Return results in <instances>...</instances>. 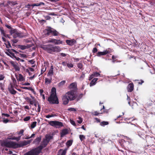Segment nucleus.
Returning a JSON list of instances; mask_svg holds the SVG:
<instances>
[{
    "mask_svg": "<svg viewBox=\"0 0 155 155\" xmlns=\"http://www.w3.org/2000/svg\"><path fill=\"white\" fill-rule=\"evenodd\" d=\"M30 142V140L24 141L17 143L8 140H5L1 142V145L3 147L16 148L27 145Z\"/></svg>",
    "mask_w": 155,
    "mask_h": 155,
    "instance_id": "f257e3e1",
    "label": "nucleus"
},
{
    "mask_svg": "<svg viewBox=\"0 0 155 155\" xmlns=\"http://www.w3.org/2000/svg\"><path fill=\"white\" fill-rule=\"evenodd\" d=\"M48 101L51 104H58L59 101L56 95V89L54 87L52 88L50 95L48 98Z\"/></svg>",
    "mask_w": 155,
    "mask_h": 155,
    "instance_id": "f03ea898",
    "label": "nucleus"
},
{
    "mask_svg": "<svg viewBox=\"0 0 155 155\" xmlns=\"http://www.w3.org/2000/svg\"><path fill=\"white\" fill-rule=\"evenodd\" d=\"M10 34L14 38H16L17 37L22 38L24 36L22 34L18 32L16 29H11L10 30Z\"/></svg>",
    "mask_w": 155,
    "mask_h": 155,
    "instance_id": "7ed1b4c3",
    "label": "nucleus"
},
{
    "mask_svg": "<svg viewBox=\"0 0 155 155\" xmlns=\"http://www.w3.org/2000/svg\"><path fill=\"white\" fill-rule=\"evenodd\" d=\"M65 94L68 97L70 101L74 100L77 97L76 92L74 90H70L66 93Z\"/></svg>",
    "mask_w": 155,
    "mask_h": 155,
    "instance_id": "20e7f679",
    "label": "nucleus"
},
{
    "mask_svg": "<svg viewBox=\"0 0 155 155\" xmlns=\"http://www.w3.org/2000/svg\"><path fill=\"white\" fill-rule=\"evenodd\" d=\"M48 123L50 125L57 128H60L63 126L62 122L58 121H51Z\"/></svg>",
    "mask_w": 155,
    "mask_h": 155,
    "instance_id": "39448f33",
    "label": "nucleus"
},
{
    "mask_svg": "<svg viewBox=\"0 0 155 155\" xmlns=\"http://www.w3.org/2000/svg\"><path fill=\"white\" fill-rule=\"evenodd\" d=\"M40 152V149L36 148L25 153L24 155H38Z\"/></svg>",
    "mask_w": 155,
    "mask_h": 155,
    "instance_id": "423d86ee",
    "label": "nucleus"
},
{
    "mask_svg": "<svg viewBox=\"0 0 155 155\" xmlns=\"http://www.w3.org/2000/svg\"><path fill=\"white\" fill-rule=\"evenodd\" d=\"M42 48L49 53H51L54 51V46L51 45L45 46L42 47Z\"/></svg>",
    "mask_w": 155,
    "mask_h": 155,
    "instance_id": "0eeeda50",
    "label": "nucleus"
},
{
    "mask_svg": "<svg viewBox=\"0 0 155 155\" xmlns=\"http://www.w3.org/2000/svg\"><path fill=\"white\" fill-rule=\"evenodd\" d=\"M48 32L47 33L48 35H49V33H52L54 35L57 36L58 35V33L56 30H52L51 28H48L47 29Z\"/></svg>",
    "mask_w": 155,
    "mask_h": 155,
    "instance_id": "6e6552de",
    "label": "nucleus"
},
{
    "mask_svg": "<svg viewBox=\"0 0 155 155\" xmlns=\"http://www.w3.org/2000/svg\"><path fill=\"white\" fill-rule=\"evenodd\" d=\"M49 142L47 140L45 139L43 142L41 144V145L39 147H38L37 148V149H40V151H41V150L44 147H45L48 143Z\"/></svg>",
    "mask_w": 155,
    "mask_h": 155,
    "instance_id": "1a4fd4ad",
    "label": "nucleus"
},
{
    "mask_svg": "<svg viewBox=\"0 0 155 155\" xmlns=\"http://www.w3.org/2000/svg\"><path fill=\"white\" fill-rule=\"evenodd\" d=\"M48 42H52L54 43L56 45H59L61 44L62 43V41L60 40H57L54 39H52L49 40L48 41Z\"/></svg>",
    "mask_w": 155,
    "mask_h": 155,
    "instance_id": "9d476101",
    "label": "nucleus"
},
{
    "mask_svg": "<svg viewBox=\"0 0 155 155\" xmlns=\"http://www.w3.org/2000/svg\"><path fill=\"white\" fill-rule=\"evenodd\" d=\"M68 87L71 90H74L76 91L77 89V84L76 82L71 83L69 86Z\"/></svg>",
    "mask_w": 155,
    "mask_h": 155,
    "instance_id": "9b49d317",
    "label": "nucleus"
},
{
    "mask_svg": "<svg viewBox=\"0 0 155 155\" xmlns=\"http://www.w3.org/2000/svg\"><path fill=\"white\" fill-rule=\"evenodd\" d=\"M62 100L63 102V104L64 105L67 104L69 100L68 97L65 94L63 96Z\"/></svg>",
    "mask_w": 155,
    "mask_h": 155,
    "instance_id": "f8f14e48",
    "label": "nucleus"
},
{
    "mask_svg": "<svg viewBox=\"0 0 155 155\" xmlns=\"http://www.w3.org/2000/svg\"><path fill=\"white\" fill-rule=\"evenodd\" d=\"M110 53V51L107 50H105L103 52H98L97 53V56H100L101 55H104Z\"/></svg>",
    "mask_w": 155,
    "mask_h": 155,
    "instance_id": "ddd939ff",
    "label": "nucleus"
},
{
    "mask_svg": "<svg viewBox=\"0 0 155 155\" xmlns=\"http://www.w3.org/2000/svg\"><path fill=\"white\" fill-rule=\"evenodd\" d=\"M134 86L133 83H130L128 84L127 87L128 91L131 92L134 89Z\"/></svg>",
    "mask_w": 155,
    "mask_h": 155,
    "instance_id": "4468645a",
    "label": "nucleus"
},
{
    "mask_svg": "<svg viewBox=\"0 0 155 155\" xmlns=\"http://www.w3.org/2000/svg\"><path fill=\"white\" fill-rule=\"evenodd\" d=\"M66 42L68 45L71 46L73 45L76 43V41L74 39L67 40Z\"/></svg>",
    "mask_w": 155,
    "mask_h": 155,
    "instance_id": "2eb2a0df",
    "label": "nucleus"
},
{
    "mask_svg": "<svg viewBox=\"0 0 155 155\" xmlns=\"http://www.w3.org/2000/svg\"><path fill=\"white\" fill-rule=\"evenodd\" d=\"M5 53L8 55L10 56L12 58L14 57V54L12 52L11 50L10 49H8L7 51L5 52Z\"/></svg>",
    "mask_w": 155,
    "mask_h": 155,
    "instance_id": "dca6fc26",
    "label": "nucleus"
},
{
    "mask_svg": "<svg viewBox=\"0 0 155 155\" xmlns=\"http://www.w3.org/2000/svg\"><path fill=\"white\" fill-rule=\"evenodd\" d=\"M67 150V149H65L64 150H60L59 151L58 155H65Z\"/></svg>",
    "mask_w": 155,
    "mask_h": 155,
    "instance_id": "f3484780",
    "label": "nucleus"
},
{
    "mask_svg": "<svg viewBox=\"0 0 155 155\" xmlns=\"http://www.w3.org/2000/svg\"><path fill=\"white\" fill-rule=\"evenodd\" d=\"M44 4L43 2H40L39 3H36V4H31V5H30V4H28L27 5H26V7H27L28 8H29V7L28 6H32L33 7H34L35 6H39L42 5H44Z\"/></svg>",
    "mask_w": 155,
    "mask_h": 155,
    "instance_id": "a211bd4d",
    "label": "nucleus"
},
{
    "mask_svg": "<svg viewBox=\"0 0 155 155\" xmlns=\"http://www.w3.org/2000/svg\"><path fill=\"white\" fill-rule=\"evenodd\" d=\"M68 131L67 129H65L62 130L61 133V137H63L65 135L68 134Z\"/></svg>",
    "mask_w": 155,
    "mask_h": 155,
    "instance_id": "6ab92c4d",
    "label": "nucleus"
},
{
    "mask_svg": "<svg viewBox=\"0 0 155 155\" xmlns=\"http://www.w3.org/2000/svg\"><path fill=\"white\" fill-rule=\"evenodd\" d=\"M53 66H51V68L49 70L47 75L48 76L51 77L53 75Z\"/></svg>",
    "mask_w": 155,
    "mask_h": 155,
    "instance_id": "aec40b11",
    "label": "nucleus"
},
{
    "mask_svg": "<svg viewBox=\"0 0 155 155\" xmlns=\"http://www.w3.org/2000/svg\"><path fill=\"white\" fill-rule=\"evenodd\" d=\"M17 79L20 81H23L25 80V78L22 75L19 74L17 78Z\"/></svg>",
    "mask_w": 155,
    "mask_h": 155,
    "instance_id": "412c9836",
    "label": "nucleus"
},
{
    "mask_svg": "<svg viewBox=\"0 0 155 155\" xmlns=\"http://www.w3.org/2000/svg\"><path fill=\"white\" fill-rule=\"evenodd\" d=\"M61 50V48L59 46H54L53 52H59Z\"/></svg>",
    "mask_w": 155,
    "mask_h": 155,
    "instance_id": "4be33fe9",
    "label": "nucleus"
},
{
    "mask_svg": "<svg viewBox=\"0 0 155 155\" xmlns=\"http://www.w3.org/2000/svg\"><path fill=\"white\" fill-rule=\"evenodd\" d=\"M98 80L97 78H95L94 79L91 81L90 84V86L95 85L96 83V81Z\"/></svg>",
    "mask_w": 155,
    "mask_h": 155,
    "instance_id": "5701e85b",
    "label": "nucleus"
},
{
    "mask_svg": "<svg viewBox=\"0 0 155 155\" xmlns=\"http://www.w3.org/2000/svg\"><path fill=\"white\" fill-rule=\"evenodd\" d=\"M41 137H40L37 138L34 141V143L35 144H38L40 141Z\"/></svg>",
    "mask_w": 155,
    "mask_h": 155,
    "instance_id": "b1692460",
    "label": "nucleus"
},
{
    "mask_svg": "<svg viewBox=\"0 0 155 155\" xmlns=\"http://www.w3.org/2000/svg\"><path fill=\"white\" fill-rule=\"evenodd\" d=\"M20 48L22 50H24L27 48H29L30 47V46L27 45H20Z\"/></svg>",
    "mask_w": 155,
    "mask_h": 155,
    "instance_id": "393cba45",
    "label": "nucleus"
},
{
    "mask_svg": "<svg viewBox=\"0 0 155 155\" xmlns=\"http://www.w3.org/2000/svg\"><path fill=\"white\" fill-rule=\"evenodd\" d=\"M109 123L108 122L103 121L100 123V125L102 126H104L105 125H107Z\"/></svg>",
    "mask_w": 155,
    "mask_h": 155,
    "instance_id": "a878e982",
    "label": "nucleus"
},
{
    "mask_svg": "<svg viewBox=\"0 0 155 155\" xmlns=\"http://www.w3.org/2000/svg\"><path fill=\"white\" fill-rule=\"evenodd\" d=\"M45 139L47 140L48 142L50 141V140L52 139V137L49 135L47 134L45 136Z\"/></svg>",
    "mask_w": 155,
    "mask_h": 155,
    "instance_id": "bb28decb",
    "label": "nucleus"
},
{
    "mask_svg": "<svg viewBox=\"0 0 155 155\" xmlns=\"http://www.w3.org/2000/svg\"><path fill=\"white\" fill-rule=\"evenodd\" d=\"M37 122L34 121L31 124V129L34 128L36 126L37 124Z\"/></svg>",
    "mask_w": 155,
    "mask_h": 155,
    "instance_id": "cd10ccee",
    "label": "nucleus"
},
{
    "mask_svg": "<svg viewBox=\"0 0 155 155\" xmlns=\"http://www.w3.org/2000/svg\"><path fill=\"white\" fill-rule=\"evenodd\" d=\"M9 91L11 93L14 94L16 93V91L12 88H10L9 89Z\"/></svg>",
    "mask_w": 155,
    "mask_h": 155,
    "instance_id": "c85d7f7f",
    "label": "nucleus"
},
{
    "mask_svg": "<svg viewBox=\"0 0 155 155\" xmlns=\"http://www.w3.org/2000/svg\"><path fill=\"white\" fill-rule=\"evenodd\" d=\"M6 46L7 48H9L12 47L11 44L8 41H7L6 43H5Z\"/></svg>",
    "mask_w": 155,
    "mask_h": 155,
    "instance_id": "c756f323",
    "label": "nucleus"
},
{
    "mask_svg": "<svg viewBox=\"0 0 155 155\" xmlns=\"http://www.w3.org/2000/svg\"><path fill=\"white\" fill-rule=\"evenodd\" d=\"M16 71H19L20 70V68L18 66V64L17 63V65H16L14 67Z\"/></svg>",
    "mask_w": 155,
    "mask_h": 155,
    "instance_id": "7c9ffc66",
    "label": "nucleus"
},
{
    "mask_svg": "<svg viewBox=\"0 0 155 155\" xmlns=\"http://www.w3.org/2000/svg\"><path fill=\"white\" fill-rule=\"evenodd\" d=\"M51 80L48 78H46L45 79V83L47 84H48L51 82Z\"/></svg>",
    "mask_w": 155,
    "mask_h": 155,
    "instance_id": "2f4dec72",
    "label": "nucleus"
},
{
    "mask_svg": "<svg viewBox=\"0 0 155 155\" xmlns=\"http://www.w3.org/2000/svg\"><path fill=\"white\" fill-rule=\"evenodd\" d=\"M79 138L80 140L82 141L83 140L85 139V137L84 135H79Z\"/></svg>",
    "mask_w": 155,
    "mask_h": 155,
    "instance_id": "473e14b6",
    "label": "nucleus"
},
{
    "mask_svg": "<svg viewBox=\"0 0 155 155\" xmlns=\"http://www.w3.org/2000/svg\"><path fill=\"white\" fill-rule=\"evenodd\" d=\"M72 141L71 140L68 141L66 143V145L68 147L70 146L72 144Z\"/></svg>",
    "mask_w": 155,
    "mask_h": 155,
    "instance_id": "72a5a7b5",
    "label": "nucleus"
},
{
    "mask_svg": "<svg viewBox=\"0 0 155 155\" xmlns=\"http://www.w3.org/2000/svg\"><path fill=\"white\" fill-rule=\"evenodd\" d=\"M65 83V81H63L59 83V86H62Z\"/></svg>",
    "mask_w": 155,
    "mask_h": 155,
    "instance_id": "f704fd0d",
    "label": "nucleus"
},
{
    "mask_svg": "<svg viewBox=\"0 0 155 155\" xmlns=\"http://www.w3.org/2000/svg\"><path fill=\"white\" fill-rule=\"evenodd\" d=\"M11 64L13 67H14L16 65H17V63L16 62H15L13 61H11L10 62Z\"/></svg>",
    "mask_w": 155,
    "mask_h": 155,
    "instance_id": "c9c22d12",
    "label": "nucleus"
},
{
    "mask_svg": "<svg viewBox=\"0 0 155 155\" xmlns=\"http://www.w3.org/2000/svg\"><path fill=\"white\" fill-rule=\"evenodd\" d=\"M37 107H38L37 108H35V110H36V111L39 112L40 111V108H41L39 104H38Z\"/></svg>",
    "mask_w": 155,
    "mask_h": 155,
    "instance_id": "e433bc0d",
    "label": "nucleus"
},
{
    "mask_svg": "<svg viewBox=\"0 0 155 155\" xmlns=\"http://www.w3.org/2000/svg\"><path fill=\"white\" fill-rule=\"evenodd\" d=\"M35 100H32L31 99L28 101V102L31 105L35 103Z\"/></svg>",
    "mask_w": 155,
    "mask_h": 155,
    "instance_id": "4c0bfd02",
    "label": "nucleus"
},
{
    "mask_svg": "<svg viewBox=\"0 0 155 155\" xmlns=\"http://www.w3.org/2000/svg\"><path fill=\"white\" fill-rule=\"evenodd\" d=\"M23 88L24 89H28V90H31V91H34V90L33 89H32V88L31 87H23Z\"/></svg>",
    "mask_w": 155,
    "mask_h": 155,
    "instance_id": "58836bf2",
    "label": "nucleus"
},
{
    "mask_svg": "<svg viewBox=\"0 0 155 155\" xmlns=\"http://www.w3.org/2000/svg\"><path fill=\"white\" fill-rule=\"evenodd\" d=\"M8 3L10 5H14L16 4L15 3L10 1H8Z\"/></svg>",
    "mask_w": 155,
    "mask_h": 155,
    "instance_id": "ea45409f",
    "label": "nucleus"
},
{
    "mask_svg": "<svg viewBox=\"0 0 155 155\" xmlns=\"http://www.w3.org/2000/svg\"><path fill=\"white\" fill-rule=\"evenodd\" d=\"M94 77H97L100 75V74L98 72H94L93 73Z\"/></svg>",
    "mask_w": 155,
    "mask_h": 155,
    "instance_id": "a19ab883",
    "label": "nucleus"
},
{
    "mask_svg": "<svg viewBox=\"0 0 155 155\" xmlns=\"http://www.w3.org/2000/svg\"><path fill=\"white\" fill-rule=\"evenodd\" d=\"M30 119V117L29 116H28L26 117L24 119V120L25 121H27L29 120Z\"/></svg>",
    "mask_w": 155,
    "mask_h": 155,
    "instance_id": "79ce46f5",
    "label": "nucleus"
},
{
    "mask_svg": "<svg viewBox=\"0 0 155 155\" xmlns=\"http://www.w3.org/2000/svg\"><path fill=\"white\" fill-rule=\"evenodd\" d=\"M24 132V130L22 129L19 132H17V134L18 135H23V133Z\"/></svg>",
    "mask_w": 155,
    "mask_h": 155,
    "instance_id": "37998d69",
    "label": "nucleus"
},
{
    "mask_svg": "<svg viewBox=\"0 0 155 155\" xmlns=\"http://www.w3.org/2000/svg\"><path fill=\"white\" fill-rule=\"evenodd\" d=\"M67 65L69 68H72L73 67V64L71 63L67 64Z\"/></svg>",
    "mask_w": 155,
    "mask_h": 155,
    "instance_id": "c03bdc74",
    "label": "nucleus"
},
{
    "mask_svg": "<svg viewBox=\"0 0 155 155\" xmlns=\"http://www.w3.org/2000/svg\"><path fill=\"white\" fill-rule=\"evenodd\" d=\"M0 31L1 32L2 34L3 35V36H5L4 31L2 29V28L0 27Z\"/></svg>",
    "mask_w": 155,
    "mask_h": 155,
    "instance_id": "a18cd8bd",
    "label": "nucleus"
},
{
    "mask_svg": "<svg viewBox=\"0 0 155 155\" xmlns=\"http://www.w3.org/2000/svg\"><path fill=\"white\" fill-rule=\"evenodd\" d=\"M79 120H77L79 124H81L82 122V119L80 117L78 118Z\"/></svg>",
    "mask_w": 155,
    "mask_h": 155,
    "instance_id": "49530a36",
    "label": "nucleus"
},
{
    "mask_svg": "<svg viewBox=\"0 0 155 155\" xmlns=\"http://www.w3.org/2000/svg\"><path fill=\"white\" fill-rule=\"evenodd\" d=\"M68 110L69 111H76V110L74 108H69L68 109Z\"/></svg>",
    "mask_w": 155,
    "mask_h": 155,
    "instance_id": "de8ad7c7",
    "label": "nucleus"
},
{
    "mask_svg": "<svg viewBox=\"0 0 155 155\" xmlns=\"http://www.w3.org/2000/svg\"><path fill=\"white\" fill-rule=\"evenodd\" d=\"M77 66H78V67L80 68V69H81L82 67V64L81 63H79L78 64V65H77Z\"/></svg>",
    "mask_w": 155,
    "mask_h": 155,
    "instance_id": "09e8293b",
    "label": "nucleus"
},
{
    "mask_svg": "<svg viewBox=\"0 0 155 155\" xmlns=\"http://www.w3.org/2000/svg\"><path fill=\"white\" fill-rule=\"evenodd\" d=\"M70 122L71 124L73 125L74 126L76 125L74 121V120H70Z\"/></svg>",
    "mask_w": 155,
    "mask_h": 155,
    "instance_id": "8fccbe9b",
    "label": "nucleus"
},
{
    "mask_svg": "<svg viewBox=\"0 0 155 155\" xmlns=\"http://www.w3.org/2000/svg\"><path fill=\"white\" fill-rule=\"evenodd\" d=\"M137 83L139 84H141L143 83V81L142 80L140 81L137 80Z\"/></svg>",
    "mask_w": 155,
    "mask_h": 155,
    "instance_id": "3c124183",
    "label": "nucleus"
},
{
    "mask_svg": "<svg viewBox=\"0 0 155 155\" xmlns=\"http://www.w3.org/2000/svg\"><path fill=\"white\" fill-rule=\"evenodd\" d=\"M20 137H13L12 139L13 140H20Z\"/></svg>",
    "mask_w": 155,
    "mask_h": 155,
    "instance_id": "603ef678",
    "label": "nucleus"
},
{
    "mask_svg": "<svg viewBox=\"0 0 155 155\" xmlns=\"http://www.w3.org/2000/svg\"><path fill=\"white\" fill-rule=\"evenodd\" d=\"M9 120L8 119H6L3 120V122L5 123H7L9 122Z\"/></svg>",
    "mask_w": 155,
    "mask_h": 155,
    "instance_id": "864d4df0",
    "label": "nucleus"
},
{
    "mask_svg": "<svg viewBox=\"0 0 155 155\" xmlns=\"http://www.w3.org/2000/svg\"><path fill=\"white\" fill-rule=\"evenodd\" d=\"M28 61L31 64H34L35 63V61L32 60H29Z\"/></svg>",
    "mask_w": 155,
    "mask_h": 155,
    "instance_id": "5fc2aeb1",
    "label": "nucleus"
},
{
    "mask_svg": "<svg viewBox=\"0 0 155 155\" xmlns=\"http://www.w3.org/2000/svg\"><path fill=\"white\" fill-rule=\"evenodd\" d=\"M28 70L30 71V72H33L34 71V69L33 68L30 67L29 68Z\"/></svg>",
    "mask_w": 155,
    "mask_h": 155,
    "instance_id": "6e6d98bb",
    "label": "nucleus"
},
{
    "mask_svg": "<svg viewBox=\"0 0 155 155\" xmlns=\"http://www.w3.org/2000/svg\"><path fill=\"white\" fill-rule=\"evenodd\" d=\"M20 55L21 56V57H22L26 58L27 57V56L25 54H20Z\"/></svg>",
    "mask_w": 155,
    "mask_h": 155,
    "instance_id": "4d7b16f0",
    "label": "nucleus"
},
{
    "mask_svg": "<svg viewBox=\"0 0 155 155\" xmlns=\"http://www.w3.org/2000/svg\"><path fill=\"white\" fill-rule=\"evenodd\" d=\"M97 51V49L96 48H94L93 50V53H95Z\"/></svg>",
    "mask_w": 155,
    "mask_h": 155,
    "instance_id": "13d9d810",
    "label": "nucleus"
},
{
    "mask_svg": "<svg viewBox=\"0 0 155 155\" xmlns=\"http://www.w3.org/2000/svg\"><path fill=\"white\" fill-rule=\"evenodd\" d=\"M94 77V75L93 74H92L89 77V80H90L91 79H92Z\"/></svg>",
    "mask_w": 155,
    "mask_h": 155,
    "instance_id": "bf43d9fd",
    "label": "nucleus"
},
{
    "mask_svg": "<svg viewBox=\"0 0 155 155\" xmlns=\"http://www.w3.org/2000/svg\"><path fill=\"white\" fill-rule=\"evenodd\" d=\"M4 78V77L2 75H0V80H2Z\"/></svg>",
    "mask_w": 155,
    "mask_h": 155,
    "instance_id": "052dcab7",
    "label": "nucleus"
},
{
    "mask_svg": "<svg viewBox=\"0 0 155 155\" xmlns=\"http://www.w3.org/2000/svg\"><path fill=\"white\" fill-rule=\"evenodd\" d=\"M46 70V68L45 67V69L43 68L41 70V72L42 73H43Z\"/></svg>",
    "mask_w": 155,
    "mask_h": 155,
    "instance_id": "680f3d73",
    "label": "nucleus"
},
{
    "mask_svg": "<svg viewBox=\"0 0 155 155\" xmlns=\"http://www.w3.org/2000/svg\"><path fill=\"white\" fill-rule=\"evenodd\" d=\"M35 77V75L34 74L32 76H31L29 78V79L32 80Z\"/></svg>",
    "mask_w": 155,
    "mask_h": 155,
    "instance_id": "e2e57ef3",
    "label": "nucleus"
},
{
    "mask_svg": "<svg viewBox=\"0 0 155 155\" xmlns=\"http://www.w3.org/2000/svg\"><path fill=\"white\" fill-rule=\"evenodd\" d=\"M2 115H4L5 117H9L10 116V115L8 114H4V113H3L2 114Z\"/></svg>",
    "mask_w": 155,
    "mask_h": 155,
    "instance_id": "0e129e2a",
    "label": "nucleus"
},
{
    "mask_svg": "<svg viewBox=\"0 0 155 155\" xmlns=\"http://www.w3.org/2000/svg\"><path fill=\"white\" fill-rule=\"evenodd\" d=\"M52 116V115H47L45 117L47 118H50Z\"/></svg>",
    "mask_w": 155,
    "mask_h": 155,
    "instance_id": "69168bd1",
    "label": "nucleus"
},
{
    "mask_svg": "<svg viewBox=\"0 0 155 155\" xmlns=\"http://www.w3.org/2000/svg\"><path fill=\"white\" fill-rule=\"evenodd\" d=\"M60 54L61 56H62L63 57H65L66 55V54L63 53H61Z\"/></svg>",
    "mask_w": 155,
    "mask_h": 155,
    "instance_id": "338daca9",
    "label": "nucleus"
},
{
    "mask_svg": "<svg viewBox=\"0 0 155 155\" xmlns=\"http://www.w3.org/2000/svg\"><path fill=\"white\" fill-rule=\"evenodd\" d=\"M24 85H26V86L29 85H30V83H29L28 82H26V83H25L24 84Z\"/></svg>",
    "mask_w": 155,
    "mask_h": 155,
    "instance_id": "774afa93",
    "label": "nucleus"
}]
</instances>
